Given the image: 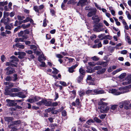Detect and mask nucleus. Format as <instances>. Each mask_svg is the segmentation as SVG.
<instances>
[{
	"instance_id": "1",
	"label": "nucleus",
	"mask_w": 131,
	"mask_h": 131,
	"mask_svg": "<svg viewBox=\"0 0 131 131\" xmlns=\"http://www.w3.org/2000/svg\"><path fill=\"white\" fill-rule=\"evenodd\" d=\"M130 103V102L127 101H122L119 103V107L120 108H122L124 107V108L126 110L129 109V105Z\"/></svg>"
},
{
	"instance_id": "2",
	"label": "nucleus",
	"mask_w": 131,
	"mask_h": 131,
	"mask_svg": "<svg viewBox=\"0 0 131 131\" xmlns=\"http://www.w3.org/2000/svg\"><path fill=\"white\" fill-rule=\"evenodd\" d=\"M4 70L6 72V74L8 75L12 74L16 72L15 68L10 66L7 67Z\"/></svg>"
},
{
	"instance_id": "3",
	"label": "nucleus",
	"mask_w": 131,
	"mask_h": 131,
	"mask_svg": "<svg viewBox=\"0 0 131 131\" xmlns=\"http://www.w3.org/2000/svg\"><path fill=\"white\" fill-rule=\"evenodd\" d=\"M52 102L51 100L47 101L46 100L43 99L41 101L37 103V104L38 105H41L42 104L45 105L46 106H51V103Z\"/></svg>"
},
{
	"instance_id": "4",
	"label": "nucleus",
	"mask_w": 131,
	"mask_h": 131,
	"mask_svg": "<svg viewBox=\"0 0 131 131\" xmlns=\"http://www.w3.org/2000/svg\"><path fill=\"white\" fill-rule=\"evenodd\" d=\"M90 10L87 14L88 17H91L95 15L96 13L97 9L95 8L92 7L90 8Z\"/></svg>"
},
{
	"instance_id": "5",
	"label": "nucleus",
	"mask_w": 131,
	"mask_h": 131,
	"mask_svg": "<svg viewBox=\"0 0 131 131\" xmlns=\"http://www.w3.org/2000/svg\"><path fill=\"white\" fill-rule=\"evenodd\" d=\"M101 105L100 106L98 107V108L100 110L101 113H104L107 112L109 109V107L107 106V105L99 104Z\"/></svg>"
},
{
	"instance_id": "6",
	"label": "nucleus",
	"mask_w": 131,
	"mask_h": 131,
	"mask_svg": "<svg viewBox=\"0 0 131 131\" xmlns=\"http://www.w3.org/2000/svg\"><path fill=\"white\" fill-rule=\"evenodd\" d=\"M108 92L114 95H118L128 92V91H108Z\"/></svg>"
},
{
	"instance_id": "7",
	"label": "nucleus",
	"mask_w": 131,
	"mask_h": 131,
	"mask_svg": "<svg viewBox=\"0 0 131 131\" xmlns=\"http://www.w3.org/2000/svg\"><path fill=\"white\" fill-rule=\"evenodd\" d=\"M90 91L91 94H100L105 93L104 91Z\"/></svg>"
},
{
	"instance_id": "8",
	"label": "nucleus",
	"mask_w": 131,
	"mask_h": 131,
	"mask_svg": "<svg viewBox=\"0 0 131 131\" xmlns=\"http://www.w3.org/2000/svg\"><path fill=\"white\" fill-rule=\"evenodd\" d=\"M13 94L14 95L13 96H16L22 98H25L26 97L25 95L21 92L14 93Z\"/></svg>"
},
{
	"instance_id": "9",
	"label": "nucleus",
	"mask_w": 131,
	"mask_h": 131,
	"mask_svg": "<svg viewBox=\"0 0 131 131\" xmlns=\"http://www.w3.org/2000/svg\"><path fill=\"white\" fill-rule=\"evenodd\" d=\"M6 101L8 103L7 105L9 106H15L17 105V103H14V100L7 99Z\"/></svg>"
},
{
	"instance_id": "10",
	"label": "nucleus",
	"mask_w": 131,
	"mask_h": 131,
	"mask_svg": "<svg viewBox=\"0 0 131 131\" xmlns=\"http://www.w3.org/2000/svg\"><path fill=\"white\" fill-rule=\"evenodd\" d=\"M77 66L78 65L77 64H75L69 68V72L70 73H72L74 71V69H75Z\"/></svg>"
},
{
	"instance_id": "11",
	"label": "nucleus",
	"mask_w": 131,
	"mask_h": 131,
	"mask_svg": "<svg viewBox=\"0 0 131 131\" xmlns=\"http://www.w3.org/2000/svg\"><path fill=\"white\" fill-rule=\"evenodd\" d=\"M87 0H80L79 3H80V5L81 7H83L86 5V3Z\"/></svg>"
},
{
	"instance_id": "12",
	"label": "nucleus",
	"mask_w": 131,
	"mask_h": 131,
	"mask_svg": "<svg viewBox=\"0 0 131 131\" xmlns=\"http://www.w3.org/2000/svg\"><path fill=\"white\" fill-rule=\"evenodd\" d=\"M87 70H86V72L87 73H93L95 71L94 69H93L92 68L89 66L87 67Z\"/></svg>"
},
{
	"instance_id": "13",
	"label": "nucleus",
	"mask_w": 131,
	"mask_h": 131,
	"mask_svg": "<svg viewBox=\"0 0 131 131\" xmlns=\"http://www.w3.org/2000/svg\"><path fill=\"white\" fill-rule=\"evenodd\" d=\"M4 119L6 121H7L9 123L13 120V118L12 117H5Z\"/></svg>"
},
{
	"instance_id": "14",
	"label": "nucleus",
	"mask_w": 131,
	"mask_h": 131,
	"mask_svg": "<svg viewBox=\"0 0 131 131\" xmlns=\"http://www.w3.org/2000/svg\"><path fill=\"white\" fill-rule=\"evenodd\" d=\"M79 71L80 73L81 74L80 75L85 76V71L82 68H81L79 69Z\"/></svg>"
},
{
	"instance_id": "15",
	"label": "nucleus",
	"mask_w": 131,
	"mask_h": 131,
	"mask_svg": "<svg viewBox=\"0 0 131 131\" xmlns=\"http://www.w3.org/2000/svg\"><path fill=\"white\" fill-rule=\"evenodd\" d=\"M14 85V84L13 83L9 82L8 86H6V88L5 90H8V89L12 87Z\"/></svg>"
},
{
	"instance_id": "16",
	"label": "nucleus",
	"mask_w": 131,
	"mask_h": 131,
	"mask_svg": "<svg viewBox=\"0 0 131 131\" xmlns=\"http://www.w3.org/2000/svg\"><path fill=\"white\" fill-rule=\"evenodd\" d=\"M13 125L12 124L9 125L8 127L9 128L11 129L10 131H16L17 130V129L15 127H12L11 126Z\"/></svg>"
},
{
	"instance_id": "17",
	"label": "nucleus",
	"mask_w": 131,
	"mask_h": 131,
	"mask_svg": "<svg viewBox=\"0 0 131 131\" xmlns=\"http://www.w3.org/2000/svg\"><path fill=\"white\" fill-rule=\"evenodd\" d=\"M84 77V76L83 75H80L77 78V81L78 82L80 83L83 80Z\"/></svg>"
},
{
	"instance_id": "18",
	"label": "nucleus",
	"mask_w": 131,
	"mask_h": 131,
	"mask_svg": "<svg viewBox=\"0 0 131 131\" xmlns=\"http://www.w3.org/2000/svg\"><path fill=\"white\" fill-rule=\"evenodd\" d=\"M21 123V121L20 120H19L13 121L12 122V124H11L13 125H18L20 124Z\"/></svg>"
},
{
	"instance_id": "19",
	"label": "nucleus",
	"mask_w": 131,
	"mask_h": 131,
	"mask_svg": "<svg viewBox=\"0 0 131 131\" xmlns=\"http://www.w3.org/2000/svg\"><path fill=\"white\" fill-rule=\"evenodd\" d=\"M95 26L96 27H97L99 28H101L103 27V24L102 23H97V24H95L93 27Z\"/></svg>"
},
{
	"instance_id": "20",
	"label": "nucleus",
	"mask_w": 131,
	"mask_h": 131,
	"mask_svg": "<svg viewBox=\"0 0 131 131\" xmlns=\"http://www.w3.org/2000/svg\"><path fill=\"white\" fill-rule=\"evenodd\" d=\"M15 46L19 48L22 49H24V46L23 45H21L20 43H16Z\"/></svg>"
},
{
	"instance_id": "21",
	"label": "nucleus",
	"mask_w": 131,
	"mask_h": 131,
	"mask_svg": "<svg viewBox=\"0 0 131 131\" xmlns=\"http://www.w3.org/2000/svg\"><path fill=\"white\" fill-rule=\"evenodd\" d=\"M107 59L106 58L105 59V60L106 61H106V62L103 61V62L104 63H103V64H102V65H103V66L104 67H105L108 65V63L107 62V61L109 62L110 60V58L109 59H108L107 60ZM104 60H105V59H104Z\"/></svg>"
},
{
	"instance_id": "22",
	"label": "nucleus",
	"mask_w": 131,
	"mask_h": 131,
	"mask_svg": "<svg viewBox=\"0 0 131 131\" xmlns=\"http://www.w3.org/2000/svg\"><path fill=\"white\" fill-rule=\"evenodd\" d=\"M112 39V37L109 35H107L106 36H105L104 37H103L102 39H107L109 40H111Z\"/></svg>"
},
{
	"instance_id": "23",
	"label": "nucleus",
	"mask_w": 131,
	"mask_h": 131,
	"mask_svg": "<svg viewBox=\"0 0 131 131\" xmlns=\"http://www.w3.org/2000/svg\"><path fill=\"white\" fill-rule=\"evenodd\" d=\"M106 100L105 99H101L100 101V102L99 103V104H103V105H107L108 104V103H105L104 102H103V101H105Z\"/></svg>"
},
{
	"instance_id": "24",
	"label": "nucleus",
	"mask_w": 131,
	"mask_h": 131,
	"mask_svg": "<svg viewBox=\"0 0 131 131\" xmlns=\"http://www.w3.org/2000/svg\"><path fill=\"white\" fill-rule=\"evenodd\" d=\"M52 69L53 71H52V73L54 74H56L59 72V71L54 67L52 68Z\"/></svg>"
},
{
	"instance_id": "25",
	"label": "nucleus",
	"mask_w": 131,
	"mask_h": 131,
	"mask_svg": "<svg viewBox=\"0 0 131 131\" xmlns=\"http://www.w3.org/2000/svg\"><path fill=\"white\" fill-rule=\"evenodd\" d=\"M30 26V24H28L27 25H25L24 24H23L21 25V26H22V28L24 29H26L27 28L29 27Z\"/></svg>"
},
{
	"instance_id": "26",
	"label": "nucleus",
	"mask_w": 131,
	"mask_h": 131,
	"mask_svg": "<svg viewBox=\"0 0 131 131\" xmlns=\"http://www.w3.org/2000/svg\"><path fill=\"white\" fill-rule=\"evenodd\" d=\"M126 75V73H123L121 74L119 76L118 78L119 79H123L124 78Z\"/></svg>"
},
{
	"instance_id": "27",
	"label": "nucleus",
	"mask_w": 131,
	"mask_h": 131,
	"mask_svg": "<svg viewBox=\"0 0 131 131\" xmlns=\"http://www.w3.org/2000/svg\"><path fill=\"white\" fill-rule=\"evenodd\" d=\"M8 2L7 1L5 2H0V6H4L7 5V4ZM1 8H0V9Z\"/></svg>"
},
{
	"instance_id": "28",
	"label": "nucleus",
	"mask_w": 131,
	"mask_h": 131,
	"mask_svg": "<svg viewBox=\"0 0 131 131\" xmlns=\"http://www.w3.org/2000/svg\"><path fill=\"white\" fill-rule=\"evenodd\" d=\"M5 79L6 81L9 82H10L12 80L11 77L9 75H8Z\"/></svg>"
},
{
	"instance_id": "29",
	"label": "nucleus",
	"mask_w": 131,
	"mask_h": 131,
	"mask_svg": "<svg viewBox=\"0 0 131 131\" xmlns=\"http://www.w3.org/2000/svg\"><path fill=\"white\" fill-rule=\"evenodd\" d=\"M10 58L15 60V61L18 62L19 61V59L13 55Z\"/></svg>"
},
{
	"instance_id": "30",
	"label": "nucleus",
	"mask_w": 131,
	"mask_h": 131,
	"mask_svg": "<svg viewBox=\"0 0 131 131\" xmlns=\"http://www.w3.org/2000/svg\"><path fill=\"white\" fill-rule=\"evenodd\" d=\"M24 31L23 30L21 31L18 34V36L19 37H23L24 35Z\"/></svg>"
},
{
	"instance_id": "31",
	"label": "nucleus",
	"mask_w": 131,
	"mask_h": 131,
	"mask_svg": "<svg viewBox=\"0 0 131 131\" xmlns=\"http://www.w3.org/2000/svg\"><path fill=\"white\" fill-rule=\"evenodd\" d=\"M127 81H129V83H131V74L128 75L127 77Z\"/></svg>"
},
{
	"instance_id": "32",
	"label": "nucleus",
	"mask_w": 131,
	"mask_h": 131,
	"mask_svg": "<svg viewBox=\"0 0 131 131\" xmlns=\"http://www.w3.org/2000/svg\"><path fill=\"white\" fill-rule=\"evenodd\" d=\"M91 59L93 61H96L99 60L100 58L97 57V56H95L91 58Z\"/></svg>"
},
{
	"instance_id": "33",
	"label": "nucleus",
	"mask_w": 131,
	"mask_h": 131,
	"mask_svg": "<svg viewBox=\"0 0 131 131\" xmlns=\"http://www.w3.org/2000/svg\"><path fill=\"white\" fill-rule=\"evenodd\" d=\"M13 76L14 79L12 80L14 82H15L18 79L17 75L16 74H15L13 75Z\"/></svg>"
},
{
	"instance_id": "34",
	"label": "nucleus",
	"mask_w": 131,
	"mask_h": 131,
	"mask_svg": "<svg viewBox=\"0 0 131 131\" xmlns=\"http://www.w3.org/2000/svg\"><path fill=\"white\" fill-rule=\"evenodd\" d=\"M88 64L90 66L93 67L96 64V63L94 62H88Z\"/></svg>"
},
{
	"instance_id": "35",
	"label": "nucleus",
	"mask_w": 131,
	"mask_h": 131,
	"mask_svg": "<svg viewBox=\"0 0 131 131\" xmlns=\"http://www.w3.org/2000/svg\"><path fill=\"white\" fill-rule=\"evenodd\" d=\"M126 13L127 15V17L129 20L131 19V15L129 14L128 11H126Z\"/></svg>"
},
{
	"instance_id": "36",
	"label": "nucleus",
	"mask_w": 131,
	"mask_h": 131,
	"mask_svg": "<svg viewBox=\"0 0 131 131\" xmlns=\"http://www.w3.org/2000/svg\"><path fill=\"white\" fill-rule=\"evenodd\" d=\"M126 38L128 42L130 44H131V40L130 37L128 36H127L126 37Z\"/></svg>"
},
{
	"instance_id": "37",
	"label": "nucleus",
	"mask_w": 131,
	"mask_h": 131,
	"mask_svg": "<svg viewBox=\"0 0 131 131\" xmlns=\"http://www.w3.org/2000/svg\"><path fill=\"white\" fill-rule=\"evenodd\" d=\"M115 49V48L114 47H109L108 48V50L110 51V52L112 53L114 51Z\"/></svg>"
},
{
	"instance_id": "38",
	"label": "nucleus",
	"mask_w": 131,
	"mask_h": 131,
	"mask_svg": "<svg viewBox=\"0 0 131 131\" xmlns=\"http://www.w3.org/2000/svg\"><path fill=\"white\" fill-rule=\"evenodd\" d=\"M33 9L36 12L39 13V9L37 6H34L33 7Z\"/></svg>"
},
{
	"instance_id": "39",
	"label": "nucleus",
	"mask_w": 131,
	"mask_h": 131,
	"mask_svg": "<svg viewBox=\"0 0 131 131\" xmlns=\"http://www.w3.org/2000/svg\"><path fill=\"white\" fill-rule=\"evenodd\" d=\"M118 106L117 105H113L111 106V109L113 110H115L117 108V107Z\"/></svg>"
},
{
	"instance_id": "40",
	"label": "nucleus",
	"mask_w": 131,
	"mask_h": 131,
	"mask_svg": "<svg viewBox=\"0 0 131 131\" xmlns=\"http://www.w3.org/2000/svg\"><path fill=\"white\" fill-rule=\"evenodd\" d=\"M94 122V121L92 119L88 120L86 122V123L89 125H90L92 123Z\"/></svg>"
},
{
	"instance_id": "41",
	"label": "nucleus",
	"mask_w": 131,
	"mask_h": 131,
	"mask_svg": "<svg viewBox=\"0 0 131 131\" xmlns=\"http://www.w3.org/2000/svg\"><path fill=\"white\" fill-rule=\"evenodd\" d=\"M9 12H4L3 13V17L4 18H6V17L8 16L9 15Z\"/></svg>"
},
{
	"instance_id": "42",
	"label": "nucleus",
	"mask_w": 131,
	"mask_h": 131,
	"mask_svg": "<svg viewBox=\"0 0 131 131\" xmlns=\"http://www.w3.org/2000/svg\"><path fill=\"white\" fill-rule=\"evenodd\" d=\"M94 120L96 122L99 123H101L102 122L101 120L96 117L94 118Z\"/></svg>"
},
{
	"instance_id": "43",
	"label": "nucleus",
	"mask_w": 131,
	"mask_h": 131,
	"mask_svg": "<svg viewBox=\"0 0 131 131\" xmlns=\"http://www.w3.org/2000/svg\"><path fill=\"white\" fill-rule=\"evenodd\" d=\"M102 68V67L100 66H96L94 67V69H94V70H100Z\"/></svg>"
},
{
	"instance_id": "44",
	"label": "nucleus",
	"mask_w": 131,
	"mask_h": 131,
	"mask_svg": "<svg viewBox=\"0 0 131 131\" xmlns=\"http://www.w3.org/2000/svg\"><path fill=\"white\" fill-rule=\"evenodd\" d=\"M50 13L52 16H54L55 15L56 12L54 9H50Z\"/></svg>"
},
{
	"instance_id": "45",
	"label": "nucleus",
	"mask_w": 131,
	"mask_h": 131,
	"mask_svg": "<svg viewBox=\"0 0 131 131\" xmlns=\"http://www.w3.org/2000/svg\"><path fill=\"white\" fill-rule=\"evenodd\" d=\"M27 101L30 103H32L35 102L34 98L33 99H29L27 100Z\"/></svg>"
},
{
	"instance_id": "46",
	"label": "nucleus",
	"mask_w": 131,
	"mask_h": 131,
	"mask_svg": "<svg viewBox=\"0 0 131 131\" xmlns=\"http://www.w3.org/2000/svg\"><path fill=\"white\" fill-rule=\"evenodd\" d=\"M79 94L80 96H82L85 94V92L83 91H79Z\"/></svg>"
},
{
	"instance_id": "47",
	"label": "nucleus",
	"mask_w": 131,
	"mask_h": 131,
	"mask_svg": "<svg viewBox=\"0 0 131 131\" xmlns=\"http://www.w3.org/2000/svg\"><path fill=\"white\" fill-rule=\"evenodd\" d=\"M100 21V19L99 18V17L96 18V19L94 21V23L95 24L99 23Z\"/></svg>"
},
{
	"instance_id": "48",
	"label": "nucleus",
	"mask_w": 131,
	"mask_h": 131,
	"mask_svg": "<svg viewBox=\"0 0 131 131\" xmlns=\"http://www.w3.org/2000/svg\"><path fill=\"white\" fill-rule=\"evenodd\" d=\"M10 18L9 17H7V21L4 23V24L5 25H8L9 24V22L10 21Z\"/></svg>"
},
{
	"instance_id": "49",
	"label": "nucleus",
	"mask_w": 131,
	"mask_h": 131,
	"mask_svg": "<svg viewBox=\"0 0 131 131\" xmlns=\"http://www.w3.org/2000/svg\"><path fill=\"white\" fill-rule=\"evenodd\" d=\"M47 24L46 23V18H45L43 20V26L44 27H45L47 26Z\"/></svg>"
},
{
	"instance_id": "50",
	"label": "nucleus",
	"mask_w": 131,
	"mask_h": 131,
	"mask_svg": "<svg viewBox=\"0 0 131 131\" xmlns=\"http://www.w3.org/2000/svg\"><path fill=\"white\" fill-rule=\"evenodd\" d=\"M64 3L63 2L62 3L61 5V8L63 10H65L66 9V8H65V5Z\"/></svg>"
},
{
	"instance_id": "51",
	"label": "nucleus",
	"mask_w": 131,
	"mask_h": 131,
	"mask_svg": "<svg viewBox=\"0 0 131 131\" xmlns=\"http://www.w3.org/2000/svg\"><path fill=\"white\" fill-rule=\"evenodd\" d=\"M98 29H99L98 28L96 27L94 28L93 30L94 31H96L97 32H99L100 31H102V30H99Z\"/></svg>"
},
{
	"instance_id": "52",
	"label": "nucleus",
	"mask_w": 131,
	"mask_h": 131,
	"mask_svg": "<svg viewBox=\"0 0 131 131\" xmlns=\"http://www.w3.org/2000/svg\"><path fill=\"white\" fill-rule=\"evenodd\" d=\"M46 38L47 39L49 40L51 39V37L50 34H46Z\"/></svg>"
},
{
	"instance_id": "53",
	"label": "nucleus",
	"mask_w": 131,
	"mask_h": 131,
	"mask_svg": "<svg viewBox=\"0 0 131 131\" xmlns=\"http://www.w3.org/2000/svg\"><path fill=\"white\" fill-rule=\"evenodd\" d=\"M106 114H102L101 115L99 116L100 118L101 119H104V118L106 116Z\"/></svg>"
},
{
	"instance_id": "54",
	"label": "nucleus",
	"mask_w": 131,
	"mask_h": 131,
	"mask_svg": "<svg viewBox=\"0 0 131 131\" xmlns=\"http://www.w3.org/2000/svg\"><path fill=\"white\" fill-rule=\"evenodd\" d=\"M41 64L40 65V66L42 67H46V64L45 62L41 61Z\"/></svg>"
},
{
	"instance_id": "55",
	"label": "nucleus",
	"mask_w": 131,
	"mask_h": 131,
	"mask_svg": "<svg viewBox=\"0 0 131 131\" xmlns=\"http://www.w3.org/2000/svg\"><path fill=\"white\" fill-rule=\"evenodd\" d=\"M18 55H24L25 56L26 55V53L24 52H18Z\"/></svg>"
},
{
	"instance_id": "56",
	"label": "nucleus",
	"mask_w": 131,
	"mask_h": 131,
	"mask_svg": "<svg viewBox=\"0 0 131 131\" xmlns=\"http://www.w3.org/2000/svg\"><path fill=\"white\" fill-rule=\"evenodd\" d=\"M5 57L4 55H2L1 57V59L2 62H4Z\"/></svg>"
},
{
	"instance_id": "57",
	"label": "nucleus",
	"mask_w": 131,
	"mask_h": 131,
	"mask_svg": "<svg viewBox=\"0 0 131 131\" xmlns=\"http://www.w3.org/2000/svg\"><path fill=\"white\" fill-rule=\"evenodd\" d=\"M127 51L126 50H124L121 51V54H125L127 53Z\"/></svg>"
},
{
	"instance_id": "58",
	"label": "nucleus",
	"mask_w": 131,
	"mask_h": 131,
	"mask_svg": "<svg viewBox=\"0 0 131 131\" xmlns=\"http://www.w3.org/2000/svg\"><path fill=\"white\" fill-rule=\"evenodd\" d=\"M30 18L29 17H26L25 19L24 20V21L25 22V23L29 21L30 20Z\"/></svg>"
},
{
	"instance_id": "59",
	"label": "nucleus",
	"mask_w": 131,
	"mask_h": 131,
	"mask_svg": "<svg viewBox=\"0 0 131 131\" xmlns=\"http://www.w3.org/2000/svg\"><path fill=\"white\" fill-rule=\"evenodd\" d=\"M5 29H8L9 30H11L12 29L11 28L10 26L8 25H5Z\"/></svg>"
},
{
	"instance_id": "60",
	"label": "nucleus",
	"mask_w": 131,
	"mask_h": 131,
	"mask_svg": "<svg viewBox=\"0 0 131 131\" xmlns=\"http://www.w3.org/2000/svg\"><path fill=\"white\" fill-rule=\"evenodd\" d=\"M40 99V98L39 97H37L36 96H35L34 97V100H35V102L38 101H39V100Z\"/></svg>"
},
{
	"instance_id": "61",
	"label": "nucleus",
	"mask_w": 131,
	"mask_h": 131,
	"mask_svg": "<svg viewBox=\"0 0 131 131\" xmlns=\"http://www.w3.org/2000/svg\"><path fill=\"white\" fill-rule=\"evenodd\" d=\"M5 18L4 17H3V18L1 19V23H4V22L7 21V18L6 19H5Z\"/></svg>"
},
{
	"instance_id": "62",
	"label": "nucleus",
	"mask_w": 131,
	"mask_h": 131,
	"mask_svg": "<svg viewBox=\"0 0 131 131\" xmlns=\"http://www.w3.org/2000/svg\"><path fill=\"white\" fill-rule=\"evenodd\" d=\"M24 32H25V34H28L29 33V29H26L24 30Z\"/></svg>"
},
{
	"instance_id": "63",
	"label": "nucleus",
	"mask_w": 131,
	"mask_h": 131,
	"mask_svg": "<svg viewBox=\"0 0 131 131\" xmlns=\"http://www.w3.org/2000/svg\"><path fill=\"white\" fill-rule=\"evenodd\" d=\"M74 0H70L67 3V4L69 5L70 4H71L74 3Z\"/></svg>"
},
{
	"instance_id": "64",
	"label": "nucleus",
	"mask_w": 131,
	"mask_h": 131,
	"mask_svg": "<svg viewBox=\"0 0 131 131\" xmlns=\"http://www.w3.org/2000/svg\"><path fill=\"white\" fill-rule=\"evenodd\" d=\"M56 57L57 58L60 59L63 58V56L60 54H57L56 55Z\"/></svg>"
}]
</instances>
